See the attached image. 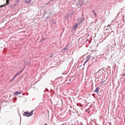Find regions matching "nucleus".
Wrapping results in <instances>:
<instances>
[{
	"instance_id": "5",
	"label": "nucleus",
	"mask_w": 125,
	"mask_h": 125,
	"mask_svg": "<svg viewBox=\"0 0 125 125\" xmlns=\"http://www.w3.org/2000/svg\"><path fill=\"white\" fill-rule=\"evenodd\" d=\"M67 47L68 46L65 47L62 50H64V51L67 52L68 51V50L67 49Z\"/></svg>"
},
{
	"instance_id": "22",
	"label": "nucleus",
	"mask_w": 125,
	"mask_h": 125,
	"mask_svg": "<svg viewBox=\"0 0 125 125\" xmlns=\"http://www.w3.org/2000/svg\"><path fill=\"white\" fill-rule=\"evenodd\" d=\"M48 3H47V4H46L47 5L48 4Z\"/></svg>"
},
{
	"instance_id": "10",
	"label": "nucleus",
	"mask_w": 125,
	"mask_h": 125,
	"mask_svg": "<svg viewBox=\"0 0 125 125\" xmlns=\"http://www.w3.org/2000/svg\"><path fill=\"white\" fill-rule=\"evenodd\" d=\"M25 2L27 4H28V3H29V1H28L27 0H26L25 1Z\"/></svg>"
},
{
	"instance_id": "29",
	"label": "nucleus",
	"mask_w": 125,
	"mask_h": 125,
	"mask_svg": "<svg viewBox=\"0 0 125 125\" xmlns=\"http://www.w3.org/2000/svg\"><path fill=\"white\" fill-rule=\"evenodd\" d=\"M71 80H69V81H70Z\"/></svg>"
},
{
	"instance_id": "18",
	"label": "nucleus",
	"mask_w": 125,
	"mask_h": 125,
	"mask_svg": "<svg viewBox=\"0 0 125 125\" xmlns=\"http://www.w3.org/2000/svg\"><path fill=\"white\" fill-rule=\"evenodd\" d=\"M104 81H103L102 83H101V84H102V83H104Z\"/></svg>"
},
{
	"instance_id": "21",
	"label": "nucleus",
	"mask_w": 125,
	"mask_h": 125,
	"mask_svg": "<svg viewBox=\"0 0 125 125\" xmlns=\"http://www.w3.org/2000/svg\"><path fill=\"white\" fill-rule=\"evenodd\" d=\"M123 75L124 76H125V73L123 74Z\"/></svg>"
},
{
	"instance_id": "4",
	"label": "nucleus",
	"mask_w": 125,
	"mask_h": 125,
	"mask_svg": "<svg viewBox=\"0 0 125 125\" xmlns=\"http://www.w3.org/2000/svg\"><path fill=\"white\" fill-rule=\"evenodd\" d=\"M22 93V92L20 91L14 93V95H18L21 94Z\"/></svg>"
},
{
	"instance_id": "26",
	"label": "nucleus",
	"mask_w": 125,
	"mask_h": 125,
	"mask_svg": "<svg viewBox=\"0 0 125 125\" xmlns=\"http://www.w3.org/2000/svg\"><path fill=\"white\" fill-rule=\"evenodd\" d=\"M30 62H29V63H28V64H30Z\"/></svg>"
},
{
	"instance_id": "30",
	"label": "nucleus",
	"mask_w": 125,
	"mask_h": 125,
	"mask_svg": "<svg viewBox=\"0 0 125 125\" xmlns=\"http://www.w3.org/2000/svg\"><path fill=\"white\" fill-rule=\"evenodd\" d=\"M71 80H69V81H70Z\"/></svg>"
},
{
	"instance_id": "17",
	"label": "nucleus",
	"mask_w": 125,
	"mask_h": 125,
	"mask_svg": "<svg viewBox=\"0 0 125 125\" xmlns=\"http://www.w3.org/2000/svg\"><path fill=\"white\" fill-rule=\"evenodd\" d=\"M31 0H30L29 1V3H30L31 2Z\"/></svg>"
},
{
	"instance_id": "25",
	"label": "nucleus",
	"mask_w": 125,
	"mask_h": 125,
	"mask_svg": "<svg viewBox=\"0 0 125 125\" xmlns=\"http://www.w3.org/2000/svg\"><path fill=\"white\" fill-rule=\"evenodd\" d=\"M22 95H24V94H22Z\"/></svg>"
},
{
	"instance_id": "16",
	"label": "nucleus",
	"mask_w": 125,
	"mask_h": 125,
	"mask_svg": "<svg viewBox=\"0 0 125 125\" xmlns=\"http://www.w3.org/2000/svg\"><path fill=\"white\" fill-rule=\"evenodd\" d=\"M17 99V98L16 97L14 98V99L15 100H16Z\"/></svg>"
},
{
	"instance_id": "12",
	"label": "nucleus",
	"mask_w": 125,
	"mask_h": 125,
	"mask_svg": "<svg viewBox=\"0 0 125 125\" xmlns=\"http://www.w3.org/2000/svg\"><path fill=\"white\" fill-rule=\"evenodd\" d=\"M18 74L17 73V74H16L14 76V77L15 78L16 76H17Z\"/></svg>"
},
{
	"instance_id": "8",
	"label": "nucleus",
	"mask_w": 125,
	"mask_h": 125,
	"mask_svg": "<svg viewBox=\"0 0 125 125\" xmlns=\"http://www.w3.org/2000/svg\"><path fill=\"white\" fill-rule=\"evenodd\" d=\"M93 11L94 12V14L95 15V17H96L97 16L96 14V13L94 11V10H93Z\"/></svg>"
},
{
	"instance_id": "27",
	"label": "nucleus",
	"mask_w": 125,
	"mask_h": 125,
	"mask_svg": "<svg viewBox=\"0 0 125 125\" xmlns=\"http://www.w3.org/2000/svg\"><path fill=\"white\" fill-rule=\"evenodd\" d=\"M76 113H77V114H78L77 112V111H76Z\"/></svg>"
},
{
	"instance_id": "23",
	"label": "nucleus",
	"mask_w": 125,
	"mask_h": 125,
	"mask_svg": "<svg viewBox=\"0 0 125 125\" xmlns=\"http://www.w3.org/2000/svg\"><path fill=\"white\" fill-rule=\"evenodd\" d=\"M92 95H93V96H94V94H92Z\"/></svg>"
},
{
	"instance_id": "20",
	"label": "nucleus",
	"mask_w": 125,
	"mask_h": 125,
	"mask_svg": "<svg viewBox=\"0 0 125 125\" xmlns=\"http://www.w3.org/2000/svg\"><path fill=\"white\" fill-rule=\"evenodd\" d=\"M52 54H51V55L50 56V57H51L52 56Z\"/></svg>"
},
{
	"instance_id": "31",
	"label": "nucleus",
	"mask_w": 125,
	"mask_h": 125,
	"mask_svg": "<svg viewBox=\"0 0 125 125\" xmlns=\"http://www.w3.org/2000/svg\"><path fill=\"white\" fill-rule=\"evenodd\" d=\"M31 1L32 0H31Z\"/></svg>"
},
{
	"instance_id": "19",
	"label": "nucleus",
	"mask_w": 125,
	"mask_h": 125,
	"mask_svg": "<svg viewBox=\"0 0 125 125\" xmlns=\"http://www.w3.org/2000/svg\"><path fill=\"white\" fill-rule=\"evenodd\" d=\"M44 125H47V124L46 123V124H45Z\"/></svg>"
},
{
	"instance_id": "13",
	"label": "nucleus",
	"mask_w": 125,
	"mask_h": 125,
	"mask_svg": "<svg viewBox=\"0 0 125 125\" xmlns=\"http://www.w3.org/2000/svg\"><path fill=\"white\" fill-rule=\"evenodd\" d=\"M9 0H6V2L7 4H8L9 3Z\"/></svg>"
},
{
	"instance_id": "14",
	"label": "nucleus",
	"mask_w": 125,
	"mask_h": 125,
	"mask_svg": "<svg viewBox=\"0 0 125 125\" xmlns=\"http://www.w3.org/2000/svg\"><path fill=\"white\" fill-rule=\"evenodd\" d=\"M89 60H88L87 59V60L86 61H85V63H84V64H83V65H84L85 63H86V62H87Z\"/></svg>"
},
{
	"instance_id": "15",
	"label": "nucleus",
	"mask_w": 125,
	"mask_h": 125,
	"mask_svg": "<svg viewBox=\"0 0 125 125\" xmlns=\"http://www.w3.org/2000/svg\"><path fill=\"white\" fill-rule=\"evenodd\" d=\"M45 90H46V91H44V92H46V91H47V90H48L47 88H46V89Z\"/></svg>"
},
{
	"instance_id": "11",
	"label": "nucleus",
	"mask_w": 125,
	"mask_h": 125,
	"mask_svg": "<svg viewBox=\"0 0 125 125\" xmlns=\"http://www.w3.org/2000/svg\"><path fill=\"white\" fill-rule=\"evenodd\" d=\"M15 78L14 77H13V78L11 79V81H13V80Z\"/></svg>"
},
{
	"instance_id": "6",
	"label": "nucleus",
	"mask_w": 125,
	"mask_h": 125,
	"mask_svg": "<svg viewBox=\"0 0 125 125\" xmlns=\"http://www.w3.org/2000/svg\"><path fill=\"white\" fill-rule=\"evenodd\" d=\"M99 87H98L97 88H96L95 90L94 91V92H97V93L98 94V90L99 89Z\"/></svg>"
},
{
	"instance_id": "3",
	"label": "nucleus",
	"mask_w": 125,
	"mask_h": 125,
	"mask_svg": "<svg viewBox=\"0 0 125 125\" xmlns=\"http://www.w3.org/2000/svg\"><path fill=\"white\" fill-rule=\"evenodd\" d=\"M110 25H108L107 26V28L106 29V30L107 31H108L109 33H110L111 32V30L110 29Z\"/></svg>"
},
{
	"instance_id": "28",
	"label": "nucleus",
	"mask_w": 125,
	"mask_h": 125,
	"mask_svg": "<svg viewBox=\"0 0 125 125\" xmlns=\"http://www.w3.org/2000/svg\"><path fill=\"white\" fill-rule=\"evenodd\" d=\"M4 6V5H3V6Z\"/></svg>"
},
{
	"instance_id": "2",
	"label": "nucleus",
	"mask_w": 125,
	"mask_h": 125,
	"mask_svg": "<svg viewBox=\"0 0 125 125\" xmlns=\"http://www.w3.org/2000/svg\"><path fill=\"white\" fill-rule=\"evenodd\" d=\"M84 18H83L82 19H81V21H80L78 23H76V24L73 26V28L74 29H75L78 27L80 24L83 21H84Z\"/></svg>"
},
{
	"instance_id": "1",
	"label": "nucleus",
	"mask_w": 125,
	"mask_h": 125,
	"mask_svg": "<svg viewBox=\"0 0 125 125\" xmlns=\"http://www.w3.org/2000/svg\"><path fill=\"white\" fill-rule=\"evenodd\" d=\"M34 111L33 110L31 111V112L30 113H28L26 112H25L23 114V115L29 117L31 116L33 114V112Z\"/></svg>"
},
{
	"instance_id": "7",
	"label": "nucleus",
	"mask_w": 125,
	"mask_h": 125,
	"mask_svg": "<svg viewBox=\"0 0 125 125\" xmlns=\"http://www.w3.org/2000/svg\"><path fill=\"white\" fill-rule=\"evenodd\" d=\"M23 70H21L18 73H17L18 74H19L20 73H21L22 72Z\"/></svg>"
},
{
	"instance_id": "24",
	"label": "nucleus",
	"mask_w": 125,
	"mask_h": 125,
	"mask_svg": "<svg viewBox=\"0 0 125 125\" xmlns=\"http://www.w3.org/2000/svg\"><path fill=\"white\" fill-rule=\"evenodd\" d=\"M77 104V106H79V105H78V104Z\"/></svg>"
},
{
	"instance_id": "9",
	"label": "nucleus",
	"mask_w": 125,
	"mask_h": 125,
	"mask_svg": "<svg viewBox=\"0 0 125 125\" xmlns=\"http://www.w3.org/2000/svg\"><path fill=\"white\" fill-rule=\"evenodd\" d=\"M91 57V56L90 55H88L87 56V58H88V59L89 60L90 58Z\"/></svg>"
}]
</instances>
